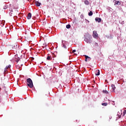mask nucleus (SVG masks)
<instances>
[{"instance_id":"nucleus-1","label":"nucleus","mask_w":126,"mask_h":126,"mask_svg":"<svg viewBox=\"0 0 126 126\" xmlns=\"http://www.w3.org/2000/svg\"><path fill=\"white\" fill-rule=\"evenodd\" d=\"M27 85L30 88H33V82L31 78H29L27 79Z\"/></svg>"},{"instance_id":"nucleus-2","label":"nucleus","mask_w":126,"mask_h":126,"mask_svg":"<svg viewBox=\"0 0 126 126\" xmlns=\"http://www.w3.org/2000/svg\"><path fill=\"white\" fill-rule=\"evenodd\" d=\"M92 38H85L84 41L88 43V44H91L92 43V40H91Z\"/></svg>"},{"instance_id":"nucleus-3","label":"nucleus","mask_w":126,"mask_h":126,"mask_svg":"<svg viewBox=\"0 0 126 126\" xmlns=\"http://www.w3.org/2000/svg\"><path fill=\"white\" fill-rule=\"evenodd\" d=\"M93 36L94 37V38H95V39H97V38L99 37L98 33H97V32L96 31H94L93 32Z\"/></svg>"},{"instance_id":"nucleus-4","label":"nucleus","mask_w":126,"mask_h":126,"mask_svg":"<svg viewBox=\"0 0 126 126\" xmlns=\"http://www.w3.org/2000/svg\"><path fill=\"white\" fill-rule=\"evenodd\" d=\"M84 57H85V62H90L91 60V58L88 57L87 55H84Z\"/></svg>"},{"instance_id":"nucleus-5","label":"nucleus","mask_w":126,"mask_h":126,"mask_svg":"<svg viewBox=\"0 0 126 126\" xmlns=\"http://www.w3.org/2000/svg\"><path fill=\"white\" fill-rule=\"evenodd\" d=\"M95 20L97 22H100L102 21V19H101V18L96 17L95 18Z\"/></svg>"},{"instance_id":"nucleus-6","label":"nucleus","mask_w":126,"mask_h":126,"mask_svg":"<svg viewBox=\"0 0 126 126\" xmlns=\"http://www.w3.org/2000/svg\"><path fill=\"white\" fill-rule=\"evenodd\" d=\"M111 88H112L111 89L112 91L114 92V91H115V89H116V87H115V85L112 84L111 85Z\"/></svg>"},{"instance_id":"nucleus-7","label":"nucleus","mask_w":126,"mask_h":126,"mask_svg":"<svg viewBox=\"0 0 126 126\" xmlns=\"http://www.w3.org/2000/svg\"><path fill=\"white\" fill-rule=\"evenodd\" d=\"M31 17H32V14L31 13H28L27 17L28 19H31Z\"/></svg>"},{"instance_id":"nucleus-8","label":"nucleus","mask_w":126,"mask_h":126,"mask_svg":"<svg viewBox=\"0 0 126 126\" xmlns=\"http://www.w3.org/2000/svg\"><path fill=\"white\" fill-rule=\"evenodd\" d=\"M15 61L16 62V63H18L19 61H20V58L17 57V56H15Z\"/></svg>"},{"instance_id":"nucleus-9","label":"nucleus","mask_w":126,"mask_h":126,"mask_svg":"<svg viewBox=\"0 0 126 126\" xmlns=\"http://www.w3.org/2000/svg\"><path fill=\"white\" fill-rule=\"evenodd\" d=\"M35 4H36V6H40V5H41V3L39 2V1H36Z\"/></svg>"},{"instance_id":"nucleus-10","label":"nucleus","mask_w":126,"mask_h":126,"mask_svg":"<svg viewBox=\"0 0 126 126\" xmlns=\"http://www.w3.org/2000/svg\"><path fill=\"white\" fill-rule=\"evenodd\" d=\"M47 60L48 61H51V60H52V56L48 55V56H47Z\"/></svg>"},{"instance_id":"nucleus-11","label":"nucleus","mask_w":126,"mask_h":126,"mask_svg":"<svg viewBox=\"0 0 126 126\" xmlns=\"http://www.w3.org/2000/svg\"><path fill=\"white\" fill-rule=\"evenodd\" d=\"M92 15H93V12H92V11H91L90 12V13H89V16H92Z\"/></svg>"},{"instance_id":"nucleus-12","label":"nucleus","mask_w":126,"mask_h":126,"mask_svg":"<svg viewBox=\"0 0 126 126\" xmlns=\"http://www.w3.org/2000/svg\"><path fill=\"white\" fill-rule=\"evenodd\" d=\"M115 4H121V2H120L119 1H116L115 2Z\"/></svg>"},{"instance_id":"nucleus-13","label":"nucleus","mask_w":126,"mask_h":126,"mask_svg":"<svg viewBox=\"0 0 126 126\" xmlns=\"http://www.w3.org/2000/svg\"><path fill=\"white\" fill-rule=\"evenodd\" d=\"M8 69V68H7V66H6V67L4 68V73H5V72H6V71H7Z\"/></svg>"},{"instance_id":"nucleus-14","label":"nucleus","mask_w":126,"mask_h":126,"mask_svg":"<svg viewBox=\"0 0 126 126\" xmlns=\"http://www.w3.org/2000/svg\"><path fill=\"white\" fill-rule=\"evenodd\" d=\"M84 3H85V4H89V1H88V0H86L84 1Z\"/></svg>"},{"instance_id":"nucleus-15","label":"nucleus","mask_w":126,"mask_h":126,"mask_svg":"<svg viewBox=\"0 0 126 126\" xmlns=\"http://www.w3.org/2000/svg\"><path fill=\"white\" fill-rule=\"evenodd\" d=\"M95 75H100V70H97V72L95 73Z\"/></svg>"},{"instance_id":"nucleus-16","label":"nucleus","mask_w":126,"mask_h":126,"mask_svg":"<svg viewBox=\"0 0 126 126\" xmlns=\"http://www.w3.org/2000/svg\"><path fill=\"white\" fill-rule=\"evenodd\" d=\"M103 93H104L105 94H108V91L106 90H103L102 91Z\"/></svg>"},{"instance_id":"nucleus-17","label":"nucleus","mask_w":126,"mask_h":126,"mask_svg":"<svg viewBox=\"0 0 126 126\" xmlns=\"http://www.w3.org/2000/svg\"><path fill=\"white\" fill-rule=\"evenodd\" d=\"M66 28H67V29H69V28H70V25H67L66 26Z\"/></svg>"},{"instance_id":"nucleus-18","label":"nucleus","mask_w":126,"mask_h":126,"mask_svg":"<svg viewBox=\"0 0 126 126\" xmlns=\"http://www.w3.org/2000/svg\"><path fill=\"white\" fill-rule=\"evenodd\" d=\"M101 105H102V106H107V105H108V103H103L101 104Z\"/></svg>"},{"instance_id":"nucleus-19","label":"nucleus","mask_w":126,"mask_h":126,"mask_svg":"<svg viewBox=\"0 0 126 126\" xmlns=\"http://www.w3.org/2000/svg\"><path fill=\"white\" fill-rule=\"evenodd\" d=\"M6 67L8 68V69H9V68H10V67H11V65L9 64L8 66H6Z\"/></svg>"},{"instance_id":"nucleus-20","label":"nucleus","mask_w":126,"mask_h":126,"mask_svg":"<svg viewBox=\"0 0 126 126\" xmlns=\"http://www.w3.org/2000/svg\"><path fill=\"white\" fill-rule=\"evenodd\" d=\"M126 110H125L124 111V112H123V116H125V115H126Z\"/></svg>"},{"instance_id":"nucleus-21","label":"nucleus","mask_w":126,"mask_h":126,"mask_svg":"<svg viewBox=\"0 0 126 126\" xmlns=\"http://www.w3.org/2000/svg\"><path fill=\"white\" fill-rule=\"evenodd\" d=\"M63 48H64V49H66V46H65V45L63 44Z\"/></svg>"},{"instance_id":"nucleus-22","label":"nucleus","mask_w":126,"mask_h":126,"mask_svg":"<svg viewBox=\"0 0 126 126\" xmlns=\"http://www.w3.org/2000/svg\"><path fill=\"white\" fill-rule=\"evenodd\" d=\"M14 49H16L17 48V45L16 44V45H14Z\"/></svg>"},{"instance_id":"nucleus-23","label":"nucleus","mask_w":126,"mask_h":126,"mask_svg":"<svg viewBox=\"0 0 126 126\" xmlns=\"http://www.w3.org/2000/svg\"><path fill=\"white\" fill-rule=\"evenodd\" d=\"M9 15H10L11 16H12V13L10 12V13H9Z\"/></svg>"},{"instance_id":"nucleus-24","label":"nucleus","mask_w":126,"mask_h":126,"mask_svg":"<svg viewBox=\"0 0 126 126\" xmlns=\"http://www.w3.org/2000/svg\"><path fill=\"white\" fill-rule=\"evenodd\" d=\"M75 52H76V50H73L72 51V53H75Z\"/></svg>"},{"instance_id":"nucleus-25","label":"nucleus","mask_w":126,"mask_h":126,"mask_svg":"<svg viewBox=\"0 0 126 126\" xmlns=\"http://www.w3.org/2000/svg\"><path fill=\"white\" fill-rule=\"evenodd\" d=\"M95 45H96V46H98V43L95 42Z\"/></svg>"}]
</instances>
